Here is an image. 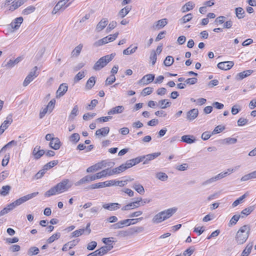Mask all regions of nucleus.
<instances>
[{"label": "nucleus", "mask_w": 256, "mask_h": 256, "mask_svg": "<svg viewBox=\"0 0 256 256\" xmlns=\"http://www.w3.org/2000/svg\"><path fill=\"white\" fill-rule=\"evenodd\" d=\"M250 224L244 225L240 228L235 236V240L238 244H242L246 241L250 235Z\"/></svg>", "instance_id": "f257e3e1"}, {"label": "nucleus", "mask_w": 256, "mask_h": 256, "mask_svg": "<svg viewBox=\"0 0 256 256\" xmlns=\"http://www.w3.org/2000/svg\"><path fill=\"white\" fill-rule=\"evenodd\" d=\"M176 208H170L156 214L152 218L154 223H160L171 217L176 212Z\"/></svg>", "instance_id": "f03ea898"}, {"label": "nucleus", "mask_w": 256, "mask_h": 256, "mask_svg": "<svg viewBox=\"0 0 256 256\" xmlns=\"http://www.w3.org/2000/svg\"><path fill=\"white\" fill-rule=\"evenodd\" d=\"M115 55V54H112L100 58L94 64L93 69L96 71L100 70L114 58Z\"/></svg>", "instance_id": "7ed1b4c3"}, {"label": "nucleus", "mask_w": 256, "mask_h": 256, "mask_svg": "<svg viewBox=\"0 0 256 256\" xmlns=\"http://www.w3.org/2000/svg\"><path fill=\"white\" fill-rule=\"evenodd\" d=\"M38 194V192H34L32 194H28L26 196L20 198L10 204V206H12L14 208L16 206H18L24 202L36 197Z\"/></svg>", "instance_id": "20e7f679"}, {"label": "nucleus", "mask_w": 256, "mask_h": 256, "mask_svg": "<svg viewBox=\"0 0 256 256\" xmlns=\"http://www.w3.org/2000/svg\"><path fill=\"white\" fill-rule=\"evenodd\" d=\"M58 193L67 191L72 186V184L68 179H64L56 185Z\"/></svg>", "instance_id": "39448f33"}, {"label": "nucleus", "mask_w": 256, "mask_h": 256, "mask_svg": "<svg viewBox=\"0 0 256 256\" xmlns=\"http://www.w3.org/2000/svg\"><path fill=\"white\" fill-rule=\"evenodd\" d=\"M38 67L34 66L32 71L28 74L23 82V86H26L34 78L38 76V74L36 72Z\"/></svg>", "instance_id": "423d86ee"}, {"label": "nucleus", "mask_w": 256, "mask_h": 256, "mask_svg": "<svg viewBox=\"0 0 256 256\" xmlns=\"http://www.w3.org/2000/svg\"><path fill=\"white\" fill-rule=\"evenodd\" d=\"M90 223L87 224L86 228H80L73 232L72 233V237H78L84 234L86 235L89 234L91 232V229L90 228Z\"/></svg>", "instance_id": "0eeeda50"}, {"label": "nucleus", "mask_w": 256, "mask_h": 256, "mask_svg": "<svg viewBox=\"0 0 256 256\" xmlns=\"http://www.w3.org/2000/svg\"><path fill=\"white\" fill-rule=\"evenodd\" d=\"M113 182L112 180H107L104 182H100L96 184H92L86 188V189H95V188H100L107 186H113Z\"/></svg>", "instance_id": "6e6552de"}, {"label": "nucleus", "mask_w": 256, "mask_h": 256, "mask_svg": "<svg viewBox=\"0 0 256 256\" xmlns=\"http://www.w3.org/2000/svg\"><path fill=\"white\" fill-rule=\"evenodd\" d=\"M66 3L67 2L65 0H60L54 7L52 12V14H56L60 10H64L66 8L69 6L71 4V2L68 4H66Z\"/></svg>", "instance_id": "1a4fd4ad"}, {"label": "nucleus", "mask_w": 256, "mask_h": 256, "mask_svg": "<svg viewBox=\"0 0 256 256\" xmlns=\"http://www.w3.org/2000/svg\"><path fill=\"white\" fill-rule=\"evenodd\" d=\"M142 201V198H140V200H136L134 202L129 203L124 206L122 208V210H132L134 208H137L140 206V202Z\"/></svg>", "instance_id": "9d476101"}, {"label": "nucleus", "mask_w": 256, "mask_h": 256, "mask_svg": "<svg viewBox=\"0 0 256 256\" xmlns=\"http://www.w3.org/2000/svg\"><path fill=\"white\" fill-rule=\"evenodd\" d=\"M40 146H36L34 148L32 152V154L36 160L40 159L45 154V150H40Z\"/></svg>", "instance_id": "9b49d317"}, {"label": "nucleus", "mask_w": 256, "mask_h": 256, "mask_svg": "<svg viewBox=\"0 0 256 256\" xmlns=\"http://www.w3.org/2000/svg\"><path fill=\"white\" fill-rule=\"evenodd\" d=\"M234 65V63L232 61L223 62L218 64V68L222 70H226L230 69Z\"/></svg>", "instance_id": "f8f14e48"}, {"label": "nucleus", "mask_w": 256, "mask_h": 256, "mask_svg": "<svg viewBox=\"0 0 256 256\" xmlns=\"http://www.w3.org/2000/svg\"><path fill=\"white\" fill-rule=\"evenodd\" d=\"M120 207V204L117 202H110L104 204L102 205V208L106 210L110 211L116 210L119 209Z\"/></svg>", "instance_id": "ddd939ff"}, {"label": "nucleus", "mask_w": 256, "mask_h": 256, "mask_svg": "<svg viewBox=\"0 0 256 256\" xmlns=\"http://www.w3.org/2000/svg\"><path fill=\"white\" fill-rule=\"evenodd\" d=\"M154 78V75L153 74H148L142 77L140 80V84H142L144 85H146L151 83Z\"/></svg>", "instance_id": "4468645a"}, {"label": "nucleus", "mask_w": 256, "mask_h": 256, "mask_svg": "<svg viewBox=\"0 0 256 256\" xmlns=\"http://www.w3.org/2000/svg\"><path fill=\"white\" fill-rule=\"evenodd\" d=\"M79 241V239H76L68 242L64 245L62 250L63 252H66L68 250L72 248L78 243Z\"/></svg>", "instance_id": "2eb2a0df"}, {"label": "nucleus", "mask_w": 256, "mask_h": 256, "mask_svg": "<svg viewBox=\"0 0 256 256\" xmlns=\"http://www.w3.org/2000/svg\"><path fill=\"white\" fill-rule=\"evenodd\" d=\"M68 86L66 84H61L56 91V98L63 96L68 90Z\"/></svg>", "instance_id": "dca6fc26"}, {"label": "nucleus", "mask_w": 256, "mask_h": 256, "mask_svg": "<svg viewBox=\"0 0 256 256\" xmlns=\"http://www.w3.org/2000/svg\"><path fill=\"white\" fill-rule=\"evenodd\" d=\"M160 155V152H157L142 156V157H144V159H145L144 161V164H148L149 161L154 160Z\"/></svg>", "instance_id": "f3484780"}, {"label": "nucleus", "mask_w": 256, "mask_h": 256, "mask_svg": "<svg viewBox=\"0 0 256 256\" xmlns=\"http://www.w3.org/2000/svg\"><path fill=\"white\" fill-rule=\"evenodd\" d=\"M49 146L52 148L58 150L61 146V142L58 138H55L52 142H50Z\"/></svg>", "instance_id": "a211bd4d"}, {"label": "nucleus", "mask_w": 256, "mask_h": 256, "mask_svg": "<svg viewBox=\"0 0 256 256\" xmlns=\"http://www.w3.org/2000/svg\"><path fill=\"white\" fill-rule=\"evenodd\" d=\"M108 20L106 18H103L98 24L96 26V30L98 32H100L108 25Z\"/></svg>", "instance_id": "6ab92c4d"}, {"label": "nucleus", "mask_w": 256, "mask_h": 256, "mask_svg": "<svg viewBox=\"0 0 256 256\" xmlns=\"http://www.w3.org/2000/svg\"><path fill=\"white\" fill-rule=\"evenodd\" d=\"M167 23V20L163 18L157 21L153 26V28L154 30H160L164 27Z\"/></svg>", "instance_id": "aec40b11"}, {"label": "nucleus", "mask_w": 256, "mask_h": 256, "mask_svg": "<svg viewBox=\"0 0 256 256\" xmlns=\"http://www.w3.org/2000/svg\"><path fill=\"white\" fill-rule=\"evenodd\" d=\"M182 141L186 144H191L196 142V138L192 135H184L181 138Z\"/></svg>", "instance_id": "412c9836"}, {"label": "nucleus", "mask_w": 256, "mask_h": 256, "mask_svg": "<svg viewBox=\"0 0 256 256\" xmlns=\"http://www.w3.org/2000/svg\"><path fill=\"white\" fill-rule=\"evenodd\" d=\"M253 72L252 70H244L237 74L236 78L238 80H242L243 78L250 76Z\"/></svg>", "instance_id": "4be33fe9"}, {"label": "nucleus", "mask_w": 256, "mask_h": 256, "mask_svg": "<svg viewBox=\"0 0 256 256\" xmlns=\"http://www.w3.org/2000/svg\"><path fill=\"white\" fill-rule=\"evenodd\" d=\"M23 22V18L22 17H19L16 18L14 22L10 24V26L12 28L17 30L19 28L20 24Z\"/></svg>", "instance_id": "5701e85b"}, {"label": "nucleus", "mask_w": 256, "mask_h": 256, "mask_svg": "<svg viewBox=\"0 0 256 256\" xmlns=\"http://www.w3.org/2000/svg\"><path fill=\"white\" fill-rule=\"evenodd\" d=\"M110 132V128L108 126L98 130L96 132V135L98 136H106Z\"/></svg>", "instance_id": "b1692460"}, {"label": "nucleus", "mask_w": 256, "mask_h": 256, "mask_svg": "<svg viewBox=\"0 0 256 256\" xmlns=\"http://www.w3.org/2000/svg\"><path fill=\"white\" fill-rule=\"evenodd\" d=\"M26 0H18L16 2H12V6L10 7V10L13 11L22 4H23Z\"/></svg>", "instance_id": "393cba45"}, {"label": "nucleus", "mask_w": 256, "mask_h": 256, "mask_svg": "<svg viewBox=\"0 0 256 256\" xmlns=\"http://www.w3.org/2000/svg\"><path fill=\"white\" fill-rule=\"evenodd\" d=\"M12 115L10 114L8 116V117L6 118V120L3 122V123L1 124L0 126H2V128H4V130H6L8 128L9 126L12 123Z\"/></svg>", "instance_id": "a878e982"}, {"label": "nucleus", "mask_w": 256, "mask_h": 256, "mask_svg": "<svg viewBox=\"0 0 256 256\" xmlns=\"http://www.w3.org/2000/svg\"><path fill=\"white\" fill-rule=\"evenodd\" d=\"M171 102L168 101L167 100H162L158 101L157 106L161 108H165L170 106Z\"/></svg>", "instance_id": "bb28decb"}, {"label": "nucleus", "mask_w": 256, "mask_h": 256, "mask_svg": "<svg viewBox=\"0 0 256 256\" xmlns=\"http://www.w3.org/2000/svg\"><path fill=\"white\" fill-rule=\"evenodd\" d=\"M194 6V4L192 2H186L182 7V10L183 12H186L192 10Z\"/></svg>", "instance_id": "cd10ccee"}, {"label": "nucleus", "mask_w": 256, "mask_h": 256, "mask_svg": "<svg viewBox=\"0 0 256 256\" xmlns=\"http://www.w3.org/2000/svg\"><path fill=\"white\" fill-rule=\"evenodd\" d=\"M113 247L112 244H108V246L106 245L101 247L98 249V250H100V254L102 256H103L106 254L108 251L112 250Z\"/></svg>", "instance_id": "c85d7f7f"}, {"label": "nucleus", "mask_w": 256, "mask_h": 256, "mask_svg": "<svg viewBox=\"0 0 256 256\" xmlns=\"http://www.w3.org/2000/svg\"><path fill=\"white\" fill-rule=\"evenodd\" d=\"M21 60L22 58L20 57H18L15 60H10L6 64V66L9 68H12L16 64H18Z\"/></svg>", "instance_id": "c756f323"}, {"label": "nucleus", "mask_w": 256, "mask_h": 256, "mask_svg": "<svg viewBox=\"0 0 256 256\" xmlns=\"http://www.w3.org/2000/svg\"><path fill=\"white\" fill-rule=\"evenodd\" d=\"M56 102V100L54 99L52 100L48 104L47 106L44 109L42 112H51L54 107Z\"/></svg>", "instance_id": "7c9ffc66"}, {"label": "nucleus", "mask_w": 256, "mask_h": 256, "mask_svg": "<svg viewBox=\"0 0 256 256\" xmlns=\"http://www.w3.org/2000/svg\"><path fill=\"white\" fill-rule=\"evenodd\" d=\"M96 84V78L91 76L87 81L86 84V88L87 90H90Z\"/></svg>", "instance_id": "2f4dec72"}, {"label": "nucleus", "mask_w": 256, "mask_h": 256, "mask_svg": "<svg viewBox=\"0 0 256 256\" xmlns=\"http://www.w3.org/2000/svg\"><path fill=\"white\" fill-rule=\"evenodd\" d=\"M235 13L236 17L238 19L242 18L244 16L245 12L244 10L241 7L236 8Z\"/></svg>", "instance_id": "473e14b6"}, {"label": "nucleus", "mask_w": 256, "mask_h": 256, "mask_svg": "<svg viewBox=\"0 0 256 256\" xmlns=\"http://www.w3.org/2000/svg\"><path fill=\"white\" fill-rule=\"evenodd\" d=\"M132 188H134L138 193L143 194L144 192V190L142 185L139 184H134Z\"/></svg>", "instance_id": "72a5a7b5"}, {"label": "nucleus", "mask_w": 256, "mask_h": 256, "mask_svg": "<svg viewBox=\"0 0 256 256\" xmlns=\"http://www.w3.org/2000/svg\"><path fill=\"white\" fill-rule=\"evenodd\" d=\"M58 193V190L56 188V186H54V187L50 188L44 194V196L46 197H50V196L56 194Z\"/></svg>", "instance_id": "f704fd0d"}, {"label": "nucleus", "mask_w": 256, "mask_h": 256, "mask_svg": "<svg viewBox=\"0 0 256 256\" xmlns=\"http://www.w3.org/2000/svg\"><path fill=\"white\" fill-rule=\"evenodd\" d=\"M254 208L253 206H250L246 208L241 212L240 218H244L250 214L253 210Z\"/></svg>", "instance_id": "c9c22d12"}, {"label": "nucleus", "mask_w": 256, "mask_h": 256, "mask_svg": "<svg viewBox=\"0 0 256 256\" xmlns=\"http://www.w3.org/2000/svg\"><path fill=\"white\" fill-rule=\"evenodd\" d=\"M252 244H247L246 246L243 250L242 254L240 256H248L250 254L252 249Z\"/></svg>", "instance_id": "e433bc0d"}, {"label": "nucleus", "mask_w": 256, "mask_h": 256, "mask_svg": "<svg viewBox=\"0 0 256 256\" xmlns=\"http://www.w3.org/2000/svg\"><path fill=\"white\" fill-rule=\"evenodd\" d=\"M10 189L11 187L10 186H2L0 190V194L2 196H6L9 194Z\"/></svg>", "instance_id": "4c0bfd02"}, {"label": "nucleus", "mask_w": 256, "mask_h": 256, "mask_svg": "<svg viewBox=\"0 0 256 256\" xmlns=\"http://www.w3.org/2000/svg\"><path fill=\"white\" fill-rule=\"evenodd\" d=\"M83 47V45L82 44H78L77 46H76L72 52V56H78L80 53V52Z\"/></svg>", "instance_id": "58836bf2"}, {"label": "nucleus", "mask_w": 256, "mask_h": 256, "mask_svg": "<svg viewBox=\"0 0 256 256\" xmlns=\"http://www.w3.org/2000/svg\"><path fill=\"white\" fill-rule=\"evenodd\" d=\"M134 179L132 178V179H130L129 180H112L113 182V183H112V184H114L113 186H123L128 184V181H132Z\"/></svg>", "instance_id": "ea45409f"}, {"label": "nucleus", "mask_w": 256, "mask_h": 256, "mask_svg": "<svg viewBox=\"0 0 256 256\" xmlns=\"http://www.w3.org/2000/svg\"><path fill=\"white\" fill-rule=\"evenodd\" d=\"M58 163V160H52L46 164L44 166V170H48L50 169L51 168L57 165Z\"/></svg>", "instance_id": "a19ab883"}, {"label": "nucleus", "mask_w": 256, "mask_h": 256, "mask_svg": "<svg viewBox=\"0 0 256 256\" xmlns=\"http://www.w3.org/2000/svg\"><path fill=\"white\" fill-rule=\"evenodd\" d=\"M247 194H244L242 196L238 198L232 204V207L234 208L236 206L239 204L242 203V200L246 197Z\"/></svg>", "instance_id": "79ce46f5"}, {"label": "nucleus", "mask_w": 256, "mask_h": 256, "mask_svg": "<svg viewBox=\"0 0 256 256\" xmlns=\"http://www.w3.org/2000/svg\"><path fill=\"white\" fill-rule=\"evenodd\" d=\"M192 18V14H188L184 16L180 20L181 24H184L186 22L190 21Z\"/></svg>", "instance_id": "37998d69"}, {"label": "nucleus", "mask_w": 256, "mask_h": 256, "mask_svg": "<svg viewBox=\"0 0 256 256\" xmlns=\"http://www.w3.org/2000/svg\"><path fill=\"white\" fill-rule=\"evenodd\" d=\"M130 8L126 6L120 11L118 15L122 18H124L130 12Z\"/></svg>", "instance_id": "c03bdc74"}, {"label": "nucleus", "mask_w": 256, "mask_h": 256, "mask_svg": "<svg viewBox=\"0 0 256 256\" xmlns=\"http://www.w3.org/2000/svg\"><path fill=\"white\" fill-rule=\"evenodd\" d=\"M90 182L88 178V175L86 176L83 177L78 181L76 182L74 184L76 186H78L84 184L88 183Z\"/></svg>", "instance_id": "a18cd8bd"}, {"label": "nucleus", "mask_w": 256, "mask_h": 256, "mask_svg": "<svg viewBox=\"0 0 256 256\" xmlns=\"http://www.w3.org/2000/svg\"><path fill=\"white\" fill-rule=\"evenodd\" d=\"M240 218V215H237V214L234 215L230 219V220L228 223V226H232L235 225Z\"/></svg>", "instance_id": "49530a36"}, {"label": "nucleus", "mask_w": 256, "mask_h": 256, "mask_svg": "<svg viewBox=\"0 0 256 256\" xmlns=\"http://www.w3.org/2000/svg\"><path fill=\"white\" fill-rule=\"evenodd\" d=\"M109 42L108 38L107 36H106L98 41L94 42V45L96 46H100L102 44L108 43Z\"/></svg>", "instance_id": "de8ad7c7"}, {"label": "nucleus", "mask_w": 256, "mask_h": 256, "mask_svg": "<svg viewBox=\"0 0 256 256\" xmlns=\"http://www.w3.org/2000/svg\"><path fill=\"white\" fill-rule=\"evenodd\" d=\"M185 114L184 118H186L188 120L191 121L196 118L198 113H183Z\"/></svg>", "instance_id": "09e8293b"}, {"label": "nucleus", "mask_w": 256, "mask_h": 256, "mask_svg": "<svg viewBox=\"0 0 256 256\" xmlns=\"http://www.w3.org/2000/svg\"><path fill=\"white\" fill-rule=\"evenodd\" d=\"M132 45H131L128 48H127L125 49L123 51V54L126 55L130 54H134L136 52V50L138 49V46H136L134 48H133L132 49H130V47Z\"/></svg>", "instance_id": "8fccbe9b"}, {"label": "nucleus", "mask_w": 256, "mask_h": 256, "mask_svg": "<svg viewBox=\"0 0 256 256\" xmlns=\"http://www.w3.org/2000/svg\"><path fill=\"white\" fill-rule=\"evenodd\" d=\"M174 62V58L172 56H168L164 62V64L166 66H170Z\"/></svg>", "instance_id": "3c124183"}, {"label": "nucleus", "mask_w": 256, "mask_h": 256, "mask_svg": "<svg viewBox=\"0 0 256 256\" xmlns=\"http://www.w3.org/2000/svg\"><path fill=\"white\" fill-rule=\"evenodd\" d=\"M60 232H56L52 234L50 236L47 240V242L48 244H51L54 242L55 240H58L60 238Z\"/></svg>", "instance_id": "603ef678"}, {"label": "nucleus", "mask_w": 256, "mask_h": 256, "mask_svg": "<svg viewBox=\"0 0 256 256\" xmlns=\"http://www.w3.org/2000/svg\"><path fill=\"white\" fill-rule=\"evenodd\" d=\"M156 178L162 181H166L167 180L168 176L166 174L159 172L156 174Z\"/></svg>", "instance_id": "864d4df0"}, {"label": "nucleus", "mask_w": 256, "mask_h": 256, "mask_svg": "<svg viewBox=\"0 0 256 256\" xmlns=\"http://www.w3.org/2000/svg\"><path fill=\"white\" fill-rule=\"evenodd\" d=\"M40 252L39 249L36 246H32L29 248L28 254L30 256L36 255L38 254Z\"/></svg>", "instance_id": "5fc2aeb1"}, {"label": "nucleus", "mask_w": 256, "mask_h": 256, "mask_svg": "<svg viewBox=\"0 0 256 256\" xmlns=\"http://www.w3.org/2000/svg\"><path fill=\"white\" fill-rule=\"evenodd\" d=\"M14 208L12 206H10V204H8L6 207L4 208L0 212V216L8 213L10 210H12Z\"/></svg>", "instance_id": "6e6d98bb"}, {"label": "nucleus", "mask_w": 256, "mask_h": 256, "mask_svg": "<svg viewBox=\"0 0 256 256\" xmlns=\"http://www.w3.org/2000/svg\"><path fill=\"white\" fill-rule=\"evenodd\" d=\"M116 80L114 75L111 74L109 77L107 78L105 81V85L108 86L114 83Z\"/></svg>", "instance_id": "4d7b16f0"}, {"label": "nucleus", "mask_w": 256, "mask_h": 256, "mask_svg": "<svg viewBox=\"0 0 256 256\" xmlns=\"http://www.w3.org/2000/svg\"><path fill=\"white\" fill-rule=\"evenodd\" d=\"M35 9L36 8L34 6H29L23 10L22 14L24 15L29 14L30 13L34 12Z\"/></svg>", "instance_id": "13d9d810"}, {"label": "nucleus", "mask_w": 256, "mask_h": 256, "mask_svg": "<svg viewBox=\"0 0 256 256\" xmlns=\"http://www.w3.org/2000/svg\"><path fill=\"white\" fill-rule=\"evenodd\" d=\"M84 77V72H78L74 78V82H78L80 80Z\"/></svg>", "instance_id": "bf43d9fd"}, {"label": "nucleus", "mask_w": 256, "mask_h": 256, "mask_svg": "<svg viewBox=\"0 0 256 256\" xmlns=\"http://www.w3.org/2000/svg\"><path fill=\"white\" fill-rule=\"evenodd\" d=\"M150 60L152 61V65L154 66L156 64V59H157L156 54L155 50H152L151 52V54H150Z\"/></svg>", "instance_id": "052dcab7"}, {"label": "nucleus", "mask_w": 256, "mask_h": 256, "mask_svg": "<svg viewBox=\"0 0 256 256\" xmlns=\"http://www.w3.org/2000/svg\"><path fill=\"white\" fill-rule=\"evenodd\" d=\"M248 122V120L244 118H240L238 120V125L240 126H245Z\"/></svg>", "instance_id": "680f3d73"}, {"label": "nucleus", "mask_w": 256, "mask_h": 256, "mask_svg": "<svg viewBox=\"0 0 256 256\" xmlns=\"http://www.w3.org/2000/svg\"><path fill=\"white\" fill-rule=\"evenodd\" d=\"M80 135L78 133L73 134L70 137V140L74 142V143H76L80 140Z\"/></svg>", "instance_id": "e2e57ef3"}, {"label": "nucleus", "mask_w": 256, "mask_h": 256, "mask_svg": "<svg viewBox=\"0 0 256 256\" xmlns=\"http://www.w3.org/2000/svg\"><path fill=\"white\" fill-rule=\"evenodd\" d=\"M130 234V232L128 230H120L118 232V236L120 237H126Z\"/></svg>", "instance_id": "0e129e2a"}, {"label": "nucleus", "mask_w": 256, "mask_h": 256, "mask_svg": "<svg viewBox=\"0 0 256 256\" xmlns=\"http://www.w3.org/2000/svg\"><path fill=\"white\" fill-rule=\"evenodd\" d=\"M114 170H116V174H120V172H123L124 170H126V167L125 166V165L123 164L120 166L118 167L114 168Z\"/></svg>", "instance_id": "69168bd1"}, {"label": "nucleus", "mask_w": 256, "mask_h": 256, "mask_svg": "<svg viewBox=\"0 0 256 256\" xmlns=\"http://www.w3.org/2000/svg\"><path fill=\"white\" fill-rule=\"evenodd\" d=\"M117 25V22H116V21H112L111 22L107 28H106V31L108 32H110L112 30H113Z\"/></svg>", "instance_id": "338daca9"}, {"label": "nucleus", "mask_w": 256, "mask_h": 256, "mask_svg": "<svg viewBox=\"0 0 256 256\" xmlns=\"http://www.w3.org/2000/svg\"><path fill=\"white\" fill-rule=\"evenodd\" d=\"M97 242L95 241L90 242L87 246V249L90 250H92L96 247Z\"/></svg>", "instance_id": "774afa93"}]
</instances>
